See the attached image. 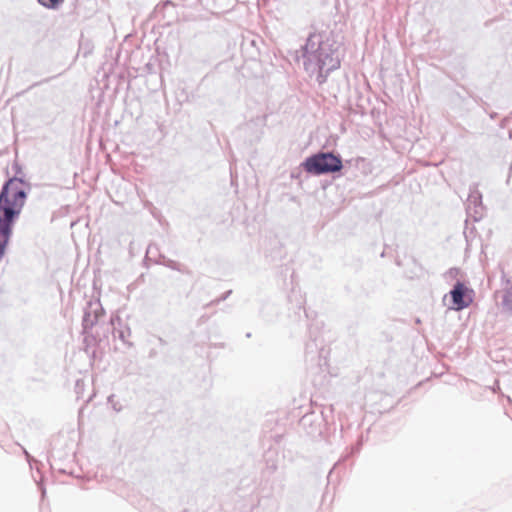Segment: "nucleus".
<instances>
[{
	"mask_svg": "<svg viewBox=\"0 0 512 512\" xmlns=\"http://www.w3.org/2000/svg\"><path fill=\"white\" fill-rule=\"evenodd\" d=\"M504 292H510L512 294V286L506 289Z\"/></svg>",
	"mask_w": 512,
	"mask_h": 512,
	"instance_id": "obj_23",
	"label": "nucleus"
},
{
	"mask_svg": "<svg viewBox=\"0 0 512 512\" xmlns=\"http://www.w3.org/2000/svg\"><path fill=\"white\" fill-rule=\"evenodd\" d=\"M415 322H416L417 324H419L421 321H420V319H419V318H416Z\"/></svg>",
	"mask_w": 512,
	"mask_h": 512,
	"instance_id": "obj_25",
	"label": "nucleus"
},
{
	"mask_svg": "<svg viewBox=\"0 0 512 512\" xmlns=\"http://www.w3.org/2000/svg\"><path fill=\"white\" fill-rule=\"evenodd\" d=\"M489 116H490V118H491V119H495V118L498 116V113H496V112H491V113L489 114Z\"/></svg>",
	"mask_w": 512,
	"mask_h": 512,
	"instance_id": "obj_20",
	"label": "nucleus"
},
{
	"mask_svg": "<svg viewBox=\"0 0 512 512\" xmlns=\"http://www.w3.org/2000/svg\"><path fill=\"white\" fill-rule=\"evenodd\" d=\"M501 304L503 311L512 316V294L510 292H504Z\"/></svg>",
	"mask_w": 512,
	"mask_h": 512,
	"instance_id": "obj_10",
	"label": "nucleus"
},
{
	"mask_svg": "<svg viewBox=\"0 0 512 512\" xmlns=\"http://www.w3.org/2000/svg\"><path fill=\"white\" fill-rule=\"evenodd\" d=\"M169 258H167L165 255L159 253L158 254V259L157 260H168Z\"/></svg>",
	"mask_w": 512,
	"mask_h": 512,
	"instance_id": "obj_19",
	"label": "nucleus"
},
{
	"mask_svg": "<svg viewBox=\"0 0 512 512\" xmlns=\"http://www.w3.org/2000/svg\"><path fill=\"white\" fill-rule=\"evenodd\" d=\"M154 263L163 265L174 271L183 272L182 265L179 262L172 260L170 258L168 260H154Z\"/></svg>",
	"mask_w": 512,
	"mask_h": 512,
	"instance_id": "obj_11",
	"label": "nucleus"
},
{
	"mask_svg": "<svg viewBox=\"0 0 512 512\" xmlns=\"http://www.w3.org/2000/svg\"><path fill=\"white\" fill-rule=\"evenodd\" d=\"M360 446H361V443L359 442L356 446L352 447L351 448V451L341 460H339L335 465H334V468L339 465V463L341 461H345L346 459H348L349 457L353 456L354 454L358 453L360 451Z\"/></svg>",
	"mask_w": 512,
	"mask_h": 512,
	"instance_id": "obj_15",
	"label": "nucleus"
},
{
	"mask_svg": "<svg viewBox=\"0 0 512 512\" xmlns=\"http://www.w3.org/2000/svg\"><path fill=\"white\" fill-rule=\"evenodd\" d=\"M508 122H509V117H505V118H503V119L501 120V122H500V127H501V128H505V127L507 126Z\"/></svg>",
	"mask_w": 512,
	"mask_h": 512,
	"instance_id": "obj_17",
	"label": "nucleus"
},
{
	"mask_svg": "<svg viewBox=\"0 0 512 512\" xmlns=\"http://www.w3.org/2000/svg\"><path fill=\"white\" fill-rule=\"evenodd\" d=\"M110 322L113 326V336L121 340L128 347H132L133 343L127 340L131 335L130 327L119 316L111 317Z\"/></svg>",
	"mask_w": 512,
	"mask_h": 512,
	"instance_id": "obj_5",
	"label": "nucleus"
},
{
	"mask_svg": "<svg viewBox=\"0 0 512 512\" xmlns=\"http://www.w3.org/2000/svg\"><path fill=\"white\" fill-rule=\"evenodd\" d=\"M339 44L326 31L309 33L305 44L301 46L303 66L307 73L317 74L316 80L322 85L331 72L340 68Z\"/></svg>",
	"mask_w": 512,
	"mask_h": 512,
	"instance_id": "obj_1",
	"label": "nucleus"
},
{
	"mask_svg": "<svg viewBox=\"0 0 512 512\" xmlns=\"http://www.w3.org/2000/svg\"><path fill=\"white\" fill-rule=\"evenodd\" d=\"M92 309H84L83 317H82V334L85 336L84 341L88 343L90 339L92 341H96L95 337L92 335L91 331L93 327L97 324V318L93 317Z\"/></svg>",
	"mask_w": 512,
	"mask_h": 512,
	"instance_id": "obj_6",
	"label": "nucleus"
},
{
	"mask_svg": "<svg viewBox=\"0 0 512 512\" xmlns=\"http://www.w3.org/2000/svg\"><path fill=\"white\" fill-rule=\"evenodd\" d=\"M468 202L470 205L474 206V213L472 217L475 221H479L482 218V210H483V202H482V194L474 185L469 189Z\"/></svg>",
	"mask_w": 512,
	"mask_h": 512,
	"instance_id": "obj_7",
	"label": "nucleus"
},
{
	"mask_svg": "<svg viewBox=\"0 0 512 512\" xmlns=\"http://www.w3.org/2000/svg\"><path fill=\"white\" fill-rule=\"evenodd\" d=\"M231 294H232V290H228V291L224 292L221 296H219L218 298L212 300L208 304V306L218 305L219 303L225 301Z\"/></svg>",
	"mask_w": 512,
	"mask_h": 512,
	"instance_id": "obj_14",
	"label": "nucleus"
},
{
	"mask_svg": "<svg viewBox=\"0 0 512 512\" xmlns=\"http://www.w3.org/2000/svg\"><path fill=\"white\" fill-rule=\"evenodd\" d=\"M21 448H22L24 455L26 456L27 461L30 463L32 456L28 453V451L24 447H21Z\"/></svg>",
	"mask_w": 512,
	"mask_h": 512,
	"instance_id": "obj_18",
	"label": "nucleus"
},
{
	"mask_svg": "<svg viewBox=\"0 0 512 512\" xmlns=\"http://www.w3.org/2000/svg\"><path fill=\"white\" fill-rule=\"evenodd\" d=\"M166 12H170V14L174 12V4L169 0L156 5L153 10V16L159 20L164 19L166 18Z\"/></svg>",
	"mask_w": 512,
	"mask_h": 512,
	"instance_id": "obj_8",
	"label": "nucleus"
},
{
	"mask_svg": "<svg viewBox=\"0 0 512 512\" xmlns=\"http://www.w3.org/2000/svg\"><path fill=\"white\" fill-rule=\"evenodd\" d=\"M84 309H92L93 317L97 318V323L105 315V310L102 307L100 301H88Z\"/></svg>",
	"mask_w": 512,
	"mask_h": 512,
	"instance_id": "obj_9",
	"label": "nucleus"
},
{
	"mask_svg": "<svg viewBox=\"0 0 512 512\" xmlns=\"http://www.w3.org/2000/svg\"><path fill=\"white\" fill-rule=\"evenodd\" d=\"M457 272H458V269H457V268H451V269L449 270V273H450V274H456Z\"/></svg>",
	"mask_w": 512,
	"mask_h": 512,
	"instance_id": "obj_21",
	"label": "nucleus"
},
{
	"mask_svg": "<svg viewBox=\"0 0 512 512\" xmlns=\"http://www.w3.org/2000/svg\"><path fill=\"white\" fill-rule=\"evenodd\" d=\"M449 296L451 300L450 309L462 311L468 308L474 300V290L463 281L457 280L451 290L445 297Z\"/></svg>",
	"mask_w": 512,
	"mask_h": 512,
	"instance_id": "obj_3",
	"label": "nucleus"
},
{
	"mask_svg": "<svg viewBox=\"0 0 512 512\" xmlns=\"http://www.w3.org/2000/svg\"><path fill=\"white\" fill-rule=\"evenodd\" d=\"M158 341H159V343H160L161 345L166 344V341H165L163 338H161V337H159V338H158Z\"/></svg>",
	"mask_w": 512,
	"mask_h": 512,
	"instance_id": "obj_22",
	"label": "nucleus"
},
{
	"mask_svg": "<svg viewBox=\"0 0 512 512\" xmlns=\"http://www.w3.org/2000/svg\"><path fill=\"white\" fill-rule=\"evenodd\" d=\"M65 0H37L46 9L57 10Z\"/></svg>",
	"mask_w": 512,
	"mask_h": 512,
	"instance_id": "obj_12",
	"label": "nucleus"
},
{
	"mask_svg": "<svg viewBox=\"0 0 512 512\" xmlns=\"http://www.w3.org/2000/svg\"><path fill=\"white\" fill-rule=\"evenodd\" d=\"M300 168L312 176L332 175L334 179L343 175L344 161L341 155L332 150H318L307 156Z\"/></svg>",
	"mask_w": 512,
	"mask_h": 512,
	"instance_id": "obj_2",
	"label": "nucleus"
},
{
	"mask_svg": "<svg viewBox=\"0 0 512 512\" xmlns=\"http://www.w3.org/2000/svg\"><path fill=\"white\" fill-rule=\"evenodd\" d=\"M83 385H84V383H83V381H82V380L78 379V380L76 381V383H75V392H76L77 394H79V393H80L81 388L83 387Z\"/></svg>",
	"mask_w": 512,
	"mask_h": 512,
	"instance_id": "obj_16",
	"label": "nucleus"
},
{
	"mask_svg": "<svg viewBox=\"0 0 512 512\" xmlns=\"http://www.w3.org/2000/svg\"><path fill=\"white\" fill-rule=\"evenodd\" d=\"M246 337H247V338H250V337H251V333H249V332H248V333L246 334Z\"/></svg>",
	"mask_w": 512,
	"mask_h": 512,
	"instance_id": "obj_26",
	"label": "nucleus"
},
{
	"mask_svg": "<svg viewBox=\"0 0 512 512\" xmlns=\"http://www.w3.org/2000/svg\"><path fill=\"white\" fill-rule=\"evenodd\" d=\"M154 355H155V351H154V350H151V351H150L149 356H150V357H153Z\"/></svg>",
	"mask_w": 512,
	"mask_h": 512,
	"instance_id": "obj_24",
	"label": "nucleus"
},
{
	"mask_svg": "<svg viewBox=\"0 0 512 512\" xmlns=\"http://www.w3.org/2000/svg\"><path fill=\"white\" fill-rule=\"evenodd\" d=\"M300 427L305 430L307 435L315 438L321 436L325 427V415L323 411L316 413H306L299 421Z\"/></svg>",
	"mask_w": 512,
	"mask_h": 512,
	"instance_id": "obj_4",
	"label": "nucleus"
},
{
	"mask_svg": "<svg viewBox=\"0 0 512 512\" xmlns=\"http://www.w3.org/2000/svg\"><path fill=\"white\" fill-rule=\"evenodd\" d=\"M159 254V248L156 244L150 243L146 249V254L144 258V263L147 261H151V256H155Z\"/></svg>",
	"mask_w": 512,
	"mask_h": 512,
	"instance_id": "obj_13",
	"label": "nucleus"
}]
</instances>
